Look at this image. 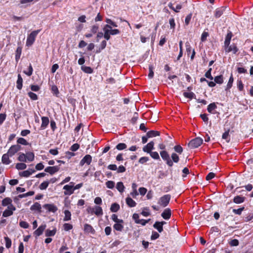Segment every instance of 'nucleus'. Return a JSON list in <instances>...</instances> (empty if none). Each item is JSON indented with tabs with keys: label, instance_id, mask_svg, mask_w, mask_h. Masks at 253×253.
Here are the masks:
<instances>
[{
	"label": "nucleus",
	"instance_id": "28",
	"mask_svg": "<svg viewBox=\"0 0 253 253\" xmlns=\"http://www.w3.org/2000/svg\"><path fill=\"white\" fill-rule=\"evenodd\" d=\"M160 132L156 130H150L147 132V137L149 138L160 135Z\"/></svg>",
	"mask_w": 253,
	"mask_h": 253
},
{
	"label": "nucleus",
	"instance_id": "27",
	"mask_svg": "<svg viewBox=\"0 0 253 253\" xmlns=\"http://www.w3.org/2000/svg\"><path fill=\"white\" fill-rule=\"evenodd\" d=\"M124 222H117L113 225V228L117 231H122L124 228V225L122 224Z\"/></svg>",
	"mask_w": 253,
	"mask_h": 253
},
{
	"label": "nucleus",
	"instance_id": "1",
	"mask_svg": "<svg viewBox=\"0 0 253 253\" xmlns=\"http://www.w3.org/2000/svg\"><path fill=\"white\" fill-rule=\"evenodd\" d=\"M40 30H37L32 32L28 36L26 45L27 46H31L35 41L38 34L40 33Z\"/></svg>",
	"mask_w": 253,
	"mask_h": 253
},
{
	"label": "nucleus",
	"instance_id": "26",
	"mask_svg": "<svg viewBox=\"0 0 253 253\" xmlns=\"http://www.w3.org/2000/svg\"><path fill=\"white\" fill-rule=\"evenodd\" d=\"M232 33L231 32H228L225 37V41H224V45L228 46L230 44V41L232 38Z\"/></svg>",
	"mask_w": 253,
	"mask_h": 253
},
{
	"label": "nucleus",
	"instance_id": "46",
	"mask_svg": "<svg viewBox=\"0 0 253 253\" xmlns=\"http://www.w3.org/2000/svg\"><path fill=\"white\" fill-rule=\"evenodd\" d=\"M18 160L21 162H27L26 154L20 153L18 158Z\"/></svg>",
	"mask_w": 253,
	"mask_h": 253
},
{
	"label": "nucleus",
	"instance_id": "11",
	"mask_svg": "<svg viewBox=\"0 0 253 253\" xmlns=\"http://www.w3.org/2000/svg\"><path fill=\"white\" fill-rule=\"evenodd\" d=\"M92 161V157L90 155H86L80 161V165L81 166H84L85 164L88 165H90Z\"/></svg>",
	"mask_w": 253,
	"mask_h": 253
},
{
	"label": "nucleus",
	"instance_id": "55",
	"mask_svg": "<svg viewBox=\"0 0 253 253\" xmlns=\"http://www.w3.org/2000/svg\"><path fill=\"white\" fill-rule=\"evenodd\" d=\"M111 218L115 223H117V222H124L123 220L121 219H119L118 218V216L116 214H113L112 215Z\"/></svg>",
	"mask_w": 253,
	"mask_h": 253
},
{
	"label": "nucleus",
	"instance_id": "20",
	"mask_svg": "<svg viewBox=\"0 0 253 253\" xmlns=\"http://www.w3.org/2000/svg\"><path fill=\"white\" fill-rule=\"evenodd\" d=\"M10 155L7 153L4 154L1 158L2 163L5 165H9L11 163V161L9 160Z\"/></svg>",
	"mask_w": 253,
	"mask_h": 253
},
{
	"label": "nucleus",
	"instance_id": "52",
	"mask_svg": "<svg viewBox=\"0 0 253 253\" xmlns=\"http://www.w3.org/2000/svg\"><path fill=\"white\" fill-rule=\"evenodd\" d=\"M126 147H127L125 143H119L116 146V148L118 150H123L125 149L126 148Z\"/></svg>",
	"mask_w": 253,
	"mask_h": 253
},
{
	"label": "nucleus",
	"instance_id": "35",
	"mask_svg": "<svg viewBox=\"0 0 253 253\" xmlns=\"http://www.w3.org/2000/svg\"><path fill=\"white\" fill-rule=\"evenodd\" d=\"M245 198L240 196H237L234 197L233 202L236 204H240L244 202Z\"/></svg>",
	"mask_w": 253,
	"mask_h": 253
},
{
	"label": "nucleus",
	"instance_id": "34",
	"mask_svg": "<svg viewBox=\"0 0 253 253\" xmlns=\"http://www.w3.org/2000/svg\"><path fill=\"white\" fill-rule=\"evenodd\" d=\"M81 70L87 74H91L93 71V69L91 67L85 66H82L81 67Z\"/></svg>",
	"mask_w": 253,
	"mask_h": 253
},
{
	"label": "nucleus",
	"instance_id": "17",
	"mask_svg": "<svg viewBox=\"0 0 253 253\" xmlns=\"http://www.w3.org/2000/svg\"><path fill=\"white\" fill-rule=\"evenodd\" d=\"M84 231L88 234L90 233L92 234H94L95 232V230L90 225L86 223L84 225Z\"/></svg>",
	"mask_w": 253,
	"mask_h": 253
},
{
	"label": "nucleus",
	"instance_id": "60",
	"mask_svg": "<svg viewBox=\"0 0 253 253\" xmlns=\"http://www.w3.org/2000/svg\"><path fill=\"white\" fill-rule=\"evenodd\" d=\"M28 94V96L32 100H36L38 99V96L36 93H33V92H29Z\"/></svg>",
	"mask_w": 253,
	"mask_h": 253
},
{
	"label": "nucleus",
	"instance_id": "45",
	"mask_svg": "<svg viewBox=\"0 0 253 253\" xmlns=\"http://www.w3.org/2000/svg\"><path fill=\"white\" fill-rule=\"evenodd\" d=\"M26 168V165L23 163H18L16 165V168L19 170L25 169Z\"/></svg>",
	"mask_w": 253,
	"mask_h": 253
},
{
	"label": "nucleus",
	"instance_id": "12",
	"mask_svg": "<svg viewBox=\"0 0 253 253\" xmlns=\"http://www.w3.org/2000/svg\"><path fill=\"white\" fill-rule=\"evenodd\" d=\"M154 142L151 141L143 147V151L147 153H149L154 149Z\"/></svg>",
	"mask_w": 253,
	"mask_h": 253
},
{
	"label": "nucleus",
	"instance_id": "21",
	"mask_svg": "<svg viewBox=\"0 0 253 253\" xmlns=\"http://www.w3.org/2000/svg\"><path fill=\"white\" fill-rule=\"evenodd\" d=\"M35 172L34 169H28L20 173L21 176L27 177Z\"/></svg>",
	"mask_w": 253,
	"mask_h": 253
},
{
	"label": "nucleus",
	"instance_id": "64",
	"mask_svg": "<svg viewBox=\"0 0 253 253\" xmlns=\"http://www.w3.org/2000/svg\"><path fill=\"white\" fill-rule=\"evenodd\" d=\"M149 161V158L147 157H141L139 160V163L141 164H143Z\"/></svg>",
	"mask_w": 253,
	"mask_h": 253
},
{
	"label": "nucleus",
	"instance_id": "13",
	"mask_svg": "<svg viewBox=\"0 0 253 253\" xmlns=\"http://www.w3.org/2000/svg\"><path fill=\"white\" fill-rule=\"evenodd\" d=\"M43 207L49 212H55L58 209L57 207L53 204H45Z\"/></svg>",
	"mask_w": 253,
	"mask_h": 253
},
{
	"label": "nucleus",
	"instance_id": "7",
	"mask_svg": "<svg viewBox=\"0 0 253 253\" xmlns=\"http://www.w3.org/2000/svg\"><path fill=\"white\" fill-rule=\"evenodd\" d=\"M21 148V146L18 144L12 145L8 150L7 153L10 155V157H12L20 150Z\"/></svg>",
	"mask_w": 253,
	"mask_h": 253
},
{
	"label": "nucleus",
	"instance_id": "44",
	"mask_svg": "<svg viewBox=\"0 0 253 253\" xmlns=\"http://www.w3.org/2000/svg\"><path fill=\"white\" fill-rule=\"evenodd\" d=\"M183 95L185 97L189 98L190 99H192L193 98H194L195 96V94L192 92H184L183 93Z\"/></svg>",
	"mask_w": 253,
	"mask_h": 253
},
{
	"label": "nucleus",
	"instance_id": "30",
	"mask_svg": "<svg viewBox=\"0 0 253 253\" xmlns=\"http://www.w3.org/2000/svg\"><path fill=\"white\" fill-rule=\"evenodd\" d=\"M64 217L63 218V220L64 221H68L71 219V213L68 210H65L64 211Z\"/></svg>",
	"mask_w": 253,
	"mask_h": 253
},
{
	"label": "nucleus",
	"instance_id": "50",
	"mask_svg": "<svg viewBox=\"0 0 253 253\" xmlns=\"http://www.w3.org/2000/svg\"><path fill=\"white\" fill-rule=\"evenodd\" d=\"M115 182L113 181H108L105 183V185L108 188L113 189L115 187Z\"/></svg>",
	"mask_w": 253,
	"mask_h": 253
},
{
	"label": "nucleus",
	"instance_id": "32",
	"mask_svg": "<svg viewBox=\"0 0 253 253\" xmlns=\"http://www.w3.org/2000/svg\"><path fill=\"white\" fill-rule=\"evenodd\" d=\"M109 27L110 28H108V30L110 35H116L120 33V31L119 30L117 29H113L112 27L110 25Z\"/></svg>",
	"mask_w": 253,
	"mask_h": 253
},
{
	"label": "nucleus",
	"instance_id": "42",
	"mask_svg": "<svg viewBox=\"0 0 253 253\" xmlns=\"http://www.w3.org/2000/svg\"><path fill=\"white\" fill-rule=\"evenodd\" d=\"M223 9L222 8H219L215 10L214 16L216 18L220 17L223 14Z\"/></svg>",
	"mask_w": 253,
	"mask_h": 253
},
{
	"label": "nucleus",
	"instance_id": "51",
	"mask_svg": "<svg viewBox=\"0 0 253 253\" xmlns=\"http://www.w3.org/2000/svg\"><path fill=\"white\" fill-rule=\"evenodd\" d=\"M48 185H49V182L47 181H45L42 182L40 184L39 187H40V189H41V190H45L47 188Z\"/></svg>",
	"mask_w": 253,
	"mask_h": 253
},
{
	"label": "nucleus",
	"instance_id": "5",
	"mask_svg": "<svg viewBox=\"0 0 253 253\" xmlns=\"http://www.w3.org/2000/svg\"><path fill=\"white\" fill-rule=\"evenodd\" d=\"M87 211L88 213H90L91 214L94 213L97 216H100L103 214L102 208L97 206H96L93 208H88Z\"/></svg>",
	"mask_w": 253,
	"mask_h": 253
},
{
	"label": "nucleus",
	"instance_id": "39",
	"mask_svg": "<svg viewBox=\"0 0 253 253\" xmlns=\"http://www.w3.org/2000/svg\"><path fill=\"white\" fill-rule=\"evenodd\" d=\"M153 227L160 233H161L163 231V227L161 224H160L159 221L155 222L153 225Z\"/></svg>",
	"mask_w": 253,
	"mask_h": 253
},
{
	"label": "nucleus",
	"instance_id": "43",
	"mask_svg": "<svg viewBox=\"0 0 253 253\" xmlns=\"http://www.w3.org/2000/svg\"><path fill=\"white\" fill-rule=\"evenodd\" d=\"M171 160L173 163H177L179 161V156L175 153H173L171 155Z\"/></svg>",
	"mask_w": 253,
	"mask_h": 253
},
{
	"label": "nucleus",
	"instance_id": "10",
	"mask_svg": "<svg viewBox=\"0 0 253 253\" xmlns=\"http://www.w3.org/2000/svg\"><path fill=\"white\" fill-rule=\"evenodd\" d=\"M224 50L226 53L232 52L233 53L236 54L238 51V49L237 46L233 44L231 45H230V44L228 46L224 45Z\"/></svg>",
	"mask_w": 253,
	"mask_h": 253
},
{
	"label": "nucleus",
	"instance_id": "14",
	"mask_svg": "<svg viewBox=\"0 0 253 253\" xmlns=\"http://www.w3.org/2000/svg\"><path fill=\"white\" fill-rule=\"evenodd\" d=\"M41 119L42 124L40 127V129L43 130L45 129L48 126L49 123V120L48 118L47 117H42Z\"/></svg>",
	"mask_w": 253,
	"mask_h": 253
},
{
	"label": "nucleus",
	"instance_id": "58",
	"mask_svg": "<svg viewBox=\"0 0 253 253\" xmlns=\"http://www.w3.org/2000/svg\"><path fill=\"white\" fill-rule=\"evenodd\" d=\"M106 23H107L108 25H111V27H112V26L114 27H118V25L116 24V23H115V22H113L110 19L107 18L106 19Z\"/></svg>",
	"mask_w": 253,
	"mask_h": 253
},
{
	"label": "nucleus",
	"instance_id": "24",
	"mask_svg": "<svg viewBox=\"0 0 253 253\" xmlns=\"http://www.w3.org/2000/svg\"><path fill=\"white\" fill-rule=\"evenodd\" d=\"M41 209L42 207L41 205L38 202L34 203L30 208L31 210L38 211L39 212H41Z\"/></svg>",
	"mask_w": 253,
	"mask_h": 253
},
{
	"label": "nucleus",
	"instance_id": "63",
	"mask_svg": "<svg viewBox=\"0 0 253 253\" xmlns=\"http://www.w3.org/2000/svg\"><path fill=\"white\" fill-rule=\"evenodd\" d=\"M192 14L190 13L188 15H187V16L186 17L185 19V24L186 25H188L189 24L192 18Z\"/></svg>",
	"mask_w": 253,
	"mask_h": 253
},
{
	"label": "nucleus",
	"instance_id": "31",
	"mask_svg": "<svg viewBox=\"0 0 253 253\" xmlns=\"http://www.w3.org/2000/svg\"><path fill=\"white\" fill-rule=\"evenodd\" d=\"M21 53H22V48L21 47L19 46L17 48V49L16 50L15 61H16V63H18V62L20 58Z\"/></svg>",
	"mask_w": 253,
	"mask_h": 253
},
{
	"label": "nucleus",
	"instance_id": "57",
	"mask_svg": "<svg viewBox=\"0 0 253 253\" xmlns=\"http://www.w3.org/2000/svg\"><path fill=\"white\" fill-rule=\"evenodd\" d=\"M33 67L31 65V64H30L29 67H28V71H24V73L27 75V76H30L32 75L33 74Z\"/></svg>",
	"mask_w": 253,
	"mask_h": 253
},
{
	"label": "nucleus",
	"instance_id": "48",
	"mask_svg": "<svg viewBox=\"0 0 253 253\" xmlns=\"http://www.w3.org/2000/svg\"><path fill=\"white\" fill-rule=\"evenodd\" d=\"M99 29V25L98 24L93 25L91 26L90 29V32L94 34H96Z\"/></svg>",
	"mask_w": 253,
	"mask_h": 253
},
{
	"label": "nucleus",
	"instance_id": "54",
	"mask_svg": "<svg viewBox=\"0 0 253 253\" xmlns=\"http://www.w3.org/2000/svg\"><path fill=\"white\" fill-rule=\"evenodd\" d=\"M17 142L18 143L22 144V145H27L28 144V143L27 141V140L25 139L22 138V137L19 138L17 139Z\"/></svg>",
	"mask_w": 253,
	"mask_h": 253
},
{
	"label": "nucleus",
	"instance_id": "19",
	"mask_svg": "<svg viewBox=\"0 0 253 253\" xmlns=\"http://www.w3.org/2000/svg\"><path fill=\"white\" fill-rule=\"evenodd\" d=\"M108 28H110L109 25L106 24L104 26V27L103 28V30L104 32V34L103 35L104 38L106 40H109L110 39V34H109V31L108 30Z\"/></svg>",
	"mask_w": 253,
	"mask_h": 253
},
{
	"label": "nucleus",
	"instance_id": "6",
	"mask_svg": "<svg viewBox=\"0 0 253 253\" xmlns=\"http://www.w3.org/2000/svg\"><path fill=\"white\" fill-rule=\"evenodd\" d=\"M73 182H71L69 184L65 185L63 189L64 190V194L65 195H71L74 193V188H73Z\"/></svg>",
	"mask_w": 253,
	"mask_h": 253
},
{
	"label": "nucleus",
	"instance_id": "61",
	"mask_svg": "<svg viewBox=\"0 0 253 253\" xmlns=\"http://www.w3.org/2000/svg\"><path fill=\"white\" fill-rule=\"evenodd\" d=\"M174 151L179 153L181 154L183 152V148L180 145H176L174 147Z\"/></svg>",
	"mask_w": 253,
	"mask_h": 253
},
{
	"label": "nucleus",
	"instance_id": "8",
	"mask_svg": "<svg viewBox=\"0 0 253 253\" xmlns=\"http://www.w3.org/2000/svg\"><path fill=\"white\" fill-rule=\"evenodd\" d=\"M16 208L13 205H11L7 207V209H6L2 213L3 217H8L13 214V211H15Z\"/></svg>",
	"mask_w": 253,
	"mask_h": 253
},
{
	"label": "nucleus",
	"instance_id": "16",
	"mask_svg": "<svg viewBox=\"0 0 253 253\" xmlns=\"http://www.w3.org/2000/svg\"><path fill=\"white\" fill-rule=\"evenodd\" d=\"M46 227V224H45L40 225L39 227V228L36 231H35L34 234L36 236H40V235H41L42 234V233H43V231L45 230Z\"/></svg>",
	"mask_w": 253,
	"mask_h": 253
},
{
	"label": "nucleus",
	"instance_id": "18",
	"mask_svg": "<svg viewBox=\"0 0 253 253\" xmlns=\"http://www.w3.org/2000/svg\"><path fill=\"white\" fill-rule=\"evenodd\" d=\"M168 6L170 9L173 10L175 12H179L180 10L182 8V5L181 4H178L176 5V7H174L173 6V4L171 2H169L168 4Z\"/></svg>",
	"mask_w": 253,
	"mask_h": 253
},
{
	"label": "nucleus",
	"instance_id": "49",
	"mask_svg": "<svg viewBox=\"0 0 253 253\" xmlns=\"http://www.w3.org/2000/svg\"><path fill=\"white\" fill-rule=\"evenodd\" d=\"M151 157L155 160H160V156L157 152H151L149 153Z\"/></svg>",
	"mask_w": 253,
	"mask_h": 253
},
{
	"label": "nucleus",
	"instance_id": "22",
	"mask_svg": "<svg viewBox=\"0 0 253 253\" xmlns=\"http://www.w3.org/2000/svg\"><path fill=\"white\" fill-rule=\"evenodd\" d=\"M126 203L128 206L132 208L136 205V203L130 197H127L126 199Z\"/></svg>",
	"mask_w": 253,
	"mask_h": 253
},
{
	"label": "nucleus",
	"instance_id": "36",
	"mask_svg": "<svg viewBox=\"0 0 253 253\" xmlns=\"http://www.w3.org/2000/svg\"><path fill=\"white\" fill-rule=\"evenodd\" d=\"M125 188L122 182H119L117 183L116 188L120 193H123L124 191Z\"/></svg>",
	"mask_w": 253,
	"mask_h": 253
},
{
	"label": "nucleus",
	"instance_id": "4",
	"mask_svg": "<svg viewBox=\"0 0 253 253\" xmlns=\"http://www.w3.org/2000/svg\"><path fill=\"white\" fill-rule=\"evenodd\" d=\"M160 153L162 159L166 162V164L169 167H172L173 166V162L171 160L169 153L165 150L161 151Z\"/></svg>",
	"mask_w": 253,
	"mask_h": 253
},
{
	"label": "nucleus",
	"instance_id": "9",
	"mask_svg": "<svg viewBox=\"0 0 253 253\" xmlns=\"http://www.w3.org/2000/svg\"><path fill=\"white\" fill-rule=\"evenodd\" d=\"M60 169V167L59 166L47 167L44 169V171L46 172H48L51 175L54 174L58 172Z\"/></svg>",
	"mask_w": 253,
	"mask_h": 253
},
{
	"label": "nucleus",
	"instance_id": "3",
	"mask_svg": "<svg viewBox=\"0 0 253 253\" xmlns=\"http://www.w3.org/2000/svg\"><path fill=\"white\" fill-rule=\"evenodd\" d=\"M171 196L169 194L165 195L161 197L159 201L158 204L163 207H167L169 203Z\"/></svg>",
	"mask_w": 253,
	"mask_h": 253
},
{
	"label": "nucleus",
	"instance_id": "2",
	"mask_svg": "<svg viewBox=\"0 0 253 253\" xmlns=\"http://www.w3.org/2000/svg\"><path fill=\"white\" fill-rule=\"evenodd\" d=\"M203 140L202 138L196 137L189 142L188 146L191 149L196 148L200 146L203 143Z\"/></svg>",
	"mask_w": 253,
	"mask_h": 253
},
{
	"label": "nucleus",
	"instance_id": "33",
	"mask_svg": "<svg viewBox=\"0 0 253 253\" xmlns=\"http://www.w3.org/2000/svg\"><path fill=\"white\" fill-rule=\"evenodd\" d=\"M12 200L10 198H5L2 201V205L3 206H8L12 204Z\"/></svg>",
	"mask_w": 253,
	"mask_h": 253
},
{
	"label": "nucleus",
	"instance_id": "62",
	"mask_svg": "<svg viewBox=\"0 0 253 253\" xmlns=\"http://www.w3.org/2000/svg\"><path fill=\"white\" fill-rule=\"evenodd\" d=\"M160 236V235L156 231H153L152 233V235L151 236V239L152 240H156L158 239Z\"/></svg>",
	"mask_w": 253,
	"mask_h": 253
},
{
	"label": "nucleus",
	"instance_id": "38",
	"mask_svg": "<svg viewBox=\"0 0 253 253\" xmlns=\"http://www.w3.org/2000/svg\"><path fill=\"white\" fill-rule=\"evenodd\" d=\"M120 209V205L117 203H113L111 205L110 210L112 212H116Z\"/></svg>",
	"mask_w": 253,
	"mask_h": 253
},
{
	"label": "nucleus",
	"instance_id": "15",
	"mask_svg": "<svg viewBox=\"0 0 253 253\" xmlns=\"http://www.w3.org/2000/svg\"><path fill=\"white\" fill-rule=\"evenodd\" d=\"M171 211L169 208L166 209L161 214L162 217L166 220L169 219L171 217Z\"/></svg>",
	"mask_w": 253,
	"mask_h": 253
},
{
	"label": "nucleus",
	"instance_id": "23",
	"mask_svg": "<svg viewBox=\"0 0 253 253\" xmlns=\"http://www.w3.org/2000/svg\"><path fill=\"white\" fill-rule=\"evenodd\" d=\"M217 108V106L215 104V103L213 102L212 103L210 104L208 106L207 110L208 111L212 114H214L215 113L213 111L215 110Z\"/></svg>",
	"mask_w": 253,
	"mask_h": 253
},
{
	"label": "nucleus",
	"instance_id": "47",
	"mask_svg": "<svg viewBox=\"0 0 253 253\" xmlns=\"http://www.w3.org/2000/svg\"><path fill=\"white\" fill-rule=\"evenodd\" d=\"M4 240L5 242V247L6 248L9 249L11 247V239L8 237H4Z\"/></svg>",
	"mask_w": 253,
	"mask_h": 253
},
{
	"label": "nucleus",
	"instance_id": "41",
	"mask_svg": "<svg viewBox=\"0 0 253 253\" xmlns=\"http://www.w3.org/2000/svg\"><path fill=\"white\" fill-rule=\"evenodd\" d=\"M233 81H234V79L233 77V75L231 74V75L229 79V81L227 83L225 90H227L231 88V87L232 86Z\"/></svg>",
	"mask_w": 253,
	"mask_h": 253
},
{
	"label": "nucleus",
	"instance_id": "56",
	"mask_svg": "<svg viewBox=\"0 0 253 253\" xmlns=\"http://www.w3.org/2000/svg\"><path fill=\"white\" fill-rule=\"evenodd\" d=\"M222 138L225 139L227 142H229V131H225L223 134L222 136Z\"/></svg>",
	"mask_w": 253,
	"mask_h": 253
},
{
	"label": "nucleus",
	"instance_id": "37",
	"mask_svg": "<svg viewBox=\"0 0 253 253\" xmlns=\"http://www.w3.org/2000/svg\"><path fill=\"white\" fill-rule=\"evenodd\" d=\"M56 232V229L54 228L53 230L47 229L45 231V236L47 237L53 236Z\"/></svg>",
	"mask_w": 253,
	"mask_h": 253
},
{
	"label": "nucleus",
	"instance_id": "59",
	"mask_svg": "<svg viewBox=\"0 0 253 253\" xmlns=\"http://www.w3.org/2000/svg\"><path fill=\"white\" fill-rule=\"evenodd\" d=\"M19 225L21 227L24 229H27L29 226V224L25 221H21L19 222Z\"/></svg>",
	"mask_w": 253,
	"mask_h": 253
},
{
	"label": "nucleus",
	"instance_id": "29",
	"mask_svg": "<svg viewBox=\"0 0 253 253\" xmlns=\"http://www.w3.org/2000/svg\"><path fill=\"white\" fill-rule=\"evenodd\" d=\"M23 79L20 74L18 75V79L16 82V86L18 89L22 88Z\"/></svg>",
	"mask_w": 253,
	"mask_h": 253
},
{
	"label": "nucleus",
	"instance_id": "25",
	"mask_svg": "<svg viewBox=\"0 0 253 253\" xmlns=\"http://www.w3.org/2000/svg\"><path fill=\"white\" fill-rule=\"evenodd\" d=\"M26 157L27 162H32L34 160L35 155L33 152H28L26 153Z\"/></svg>",
	"mask_w": 253,
	"mask_h": 253
},
{
	"label": "nucleus",
	"instance_id": "40",
	"mask_svg": "<svg viewBox=\"0 0 253 253\" xmlns=\"http://www.w3.org/2000/svg\"><path fill=\"white\" fill-rule=\"evenodd\" d=\"M214 82L215 83L218 84H222L223 83V76L220 75L217 76H216L214 79Z\"/></svg>",
	"mask_w": 253,
	"mask_h": 253
},
{
	"label": "nucleus",
	"instance_id": "53",
	"mask_svg": "<svg viewBox=\"0 0 253 253\" xmlns=\"http://www.w3.org/2000/svg\"><path fill=\"white\" fill-rule=\"evenodd\" d=\"M64 230L68 231L73 228V225L70 223H64L63 225Z\"/></svg>",
	"mask_w": 253,
	"mask_h": 253
}]
</instances>
